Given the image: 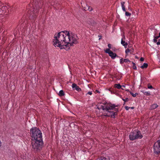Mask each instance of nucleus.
I'll return each mask as SVG.
<instances>
[{
  "label": "nucleus",
  "instance_id": "1",
  "mask_svg": "<svg viewBox=\"0 0 160 160\" xmlns=\"http://www.w3.org/2000/svg\"><path fill=\"white\" fill-rule=\"evenodd\" d=\"M78 38L77 35L68 31H64L56 34L53 39V45L61 49L68 50L73 44L78 43Z\"/></svg>",
  "mask_w": 160,
  "mask_h": 160
},
{
  "label": "nucleus",
  "instance_id": "2",
  "mask_svg": "<svg viewBox=\"0 0 160 160\" xmlns=\"http://www.w3.org/2000/svg\"><path fill=\"white\" fill-rule=\"evenodd\" d=\"M32 145V150L38 152L42 150L43 142L41 131L36 127H33L30 131Z\"/></svg>",
  "mask_w": 160,
  "mask_h": 160
},
{
  "label": "nucleus",
  "instance_id": "3",
  "mask_svg": "<svg viewBox=\"0 0 160 160\" xmlns=\"http://www.w3.org/2000/svg\"><path fill=\"white\" fill-rule=\"evenodd\" d=\"M33 3L29 4L27 8L29 19L32 22H34L36 20L39 9L43 5L42 0H33Z\"/></svg>",
  "mask_w": 160,
  "mask_h": 160
},
{
  "label": "nucleus",
  "instance_id": "4",
  "mask_svg": "<svg viewBox=\"0 0 160 160\" xmlns=\"http://www.w3.org/2000/svg\"><path fill=\"white\" fill-rule=\"evenodd\" d=\"M116 107L117 106L114 104L106 103L98 105L97 108L98 109H102L106 112L104 115L105 116L115 118L118 111V108Z\"/></svg>",
  "mask_w": 160,
  "mask_h": 160
},
{
  "label": "nucleus",
  "instance_id": "5",
  "mask_svg": "<svg viewBox=\"0 0 160 160\" xmlns=\"http://www.w3.org/2000/svg\"><path fill=\"white\" fill-rule=\"evenodd\" d=\"M143 136L140 131L138 130H134L132 131L129 135V139L132 141L136 139H141Z\"/></svg>",
  "mask_w": 160,
  "mask_h": 160
},
{
  "label": "nucleus",
  "instance_id": "6",
  "mask_svg": "<svg viewBox=\"0 0 160 160\" xmlns=\"http://www.w3.org/2000/svg\"><path fill=\"white\" fill-rule=\"evenodd\" d=\"M154 152L158 154L160 153V140H158L155 142L153 145Z\"/></svg>",
  "mask_w": 160,
  "mask_h": 160
},
{
  "label": "nucleus",
  "instance_id": "7",
  "mask_svg": "<svg viewBox=\"0 0 160 160\" xmlns=\"http://www.w3.org/2000/svg\"><path fill=\"white\" fill-rule=\"evenodd\" d=\"M105 53H108L112 59H114L117 56L116 53H113L109 49H106L105 50Z\"/></svg>",
  "mask_w": 160,
  "mask_h": 160
},
{
  "label": "nucleus",
  "instance_id": "8",
  "mask_svg": "<svg viewBox=\"0 0 160 160\" xmlns=\"http://www.w3.org/2000/svg\"><path fill=\"white\" fill-rule=\"evenodd\" d=\"M72 87L73 89L75 88V89L78 92H79L81 90L80 88L75 83H73L72 85Z\"/></svg>",
  "mask_w": 160,
  "mask_h": 160
},
{
  "label": "nucleus",
  "instance_id": "9",
  "mask_svg": "<svg viewBox=\"0 0 160 160\" xmlns=\"http://www.w3.org/2000/svg\"><path fill=\"white\" fill-rule=\"evenodd\" d=\"M130 62V61L128 59H123L122 58L120 60V62L121 64H122L124 62Z\"/></svg>",
  "mask_w": 160,
  "mask_h": 160
},
{
  "label": "nucleus",
  "instance_id": "10",
  "mask_svg": "<svg viewBox=\"0 0 160 160\" xmlns=\"http://www.w3.org/2000/svg\"><path fill=\"white\" fill-rule=\"evenodd\" d=\"M2 11V13H5L8 10V8L6 6H3L1 8Z\"/></svg>",
  "mask_w": 160,
  "mask_h": 160
},
{
  "label": "nucleus",
  "instance_id": "11",
  "mask_svg": "<svg viewBox=\"0 0 160 160\" xmlns=\"http://www.w3.org/2000/svg\"><path fill=\"white\" fill-rule=\"evenodd\" d=\"M158 107V105L156 103L153 104L151 105L150 107V109L151 110L154 109Z\"/></svg>",
  "mask_w": 160,
  "mask_h": 160
},
{
  "label": "nucleus",
  "instance_id": "12",
  "mask_svg": "<svg viewBox=\"0 0 160 160\" xmlns=\"http://www.w3.org/2000/svg\"><path fill=\"white\" fill-rule=\"evenodd\" d=\"M121 4L122 10L124 12H126V10L125 9V6L124 5L125 2L123 1L121 2Z\"/></svg>",
  "mask_w": 160,
  "mask_h": 160
},
{
  "label": "nucleus",
  "instance_id": "13",
  "mask_svg": "<svg viewBox=\"0 0 160 160\" xmlns=\"http://www.w3.org/2000/svg\"><path fill=\"white\" fill-rule=\"evenodd\" d=\"M114 87L118 89H119L121 88L123 90V89L121 88L122 86L119 83L115 84L114 85Z\"/></svg>",
  "mask_w": 160,
  "mask_h": 160
},
{
  "label": "nucleus",
  "instance_id": "14",
  "mask_svg": "<svg viewBox=\"0 0 160 160\" xmlns=\"http://www.w3.org/2000/svg\"><path fill=\"white\" fill-rule=\"evenodd\" d=\"M84 10H88L89 11H91L92 10V7L89 6L87 5V7L84 8Z\"/></svg>",
  "mask_w": 160,
  "mask_h": 160
},
{
  "label": "nucleus",
  "instance_id": "15",
  "mask_svg": "<svg viewBox=\"0 0 160 160\" xmlns=\"http://www.w3.org/2000/svg\"><path fill=\"white\" fill-rule=\"evenodd\" d=\"M121 43L123 46H124L125 48L126 46L128 45V43L127 42H126L125 41H123L122 38L121 40Z\"/></svg>",
  "mask_w": 160,
  "mask_h": 160
},
{
  "label": "nucleus",
  "instance_id": "16",
  "mask_svg": "<svg viewBox=\"0 0 160 160\" xmlns=\"http://www.w3.org/2000/svg\"><path fill=\"white\" fill-rule=\"evenodd\" d=\"M65 94L62 90H61L59 91L58 95L60 96H64Z\"/></svg>",
  "mask_w": 160,
  "mask_h": 160
},
{
  "label": "nucleus",
  "instance_id": "17",
  "mask_svg": "<svg viewBox=\"0 0 160 160\" xmlns=\"http://www.w3.org/2000/svg\"><path fill=\"white\" fill-rule=\"evenodd\" d=\"M98 160H109L108 158H105L103 157H101L99 158Z\"/></svg>",
  "mask_w": 160,
  "mask_h": 160
},
{
  "label": "nucleus",
  "instance_id": "18",
  "mask_svg": "<svg viewBox=\"0 0 160 160\" xmlns=\"http://www.w3.org/2000/svg\"><path fill=\"white\" fill-rule=\"evenodd\" d=\"M148 66V64L147 63H144L143 65L140 67L142 69L144 68H147Z\"/></svg>",
  "mask_w": 160,
  "mask_h": 160
},
{
  "label": "nucleus",
  "instance_id": "19",
  "mask_svg": "<svg viewBox=\"0 0 160 160\" xmlns=\"http://www.w3.org/2000/svg\"><path fill=\"white\" fill-rule=\"evenodd\" d=\"M144 95L146 96H150V93L149 92H142Z\"/></svg>",
  "mask_w": 160,
  "mask_h": 160
},
{
  "label": "nucleus",
  "instance_id": "20",
  "mask_svg": "<svg viewBox=\"0 0 160 160\" xmlns=\"http://www.w3.org/2000/svg\"><path fill=\"white\" fill-rule=\"evenodd\" d=\"M122 100L124 102V103L123 105H124L125 104V102L128 101L129 100V99L128 98H126L125 99L122 98Z\"/></svg>",
  "mask_w": 160,
  "mask_h": 160
},
{
  "label": "nucleus",
  "instance_id": "21",
  "mask_svg": "<svg viewBox=\"0 0 160 160\" xmlns=\"http://www.w3.org/2000/svg\"><path fill=\"white\" fill-rule=\"evenodd\" d=\"M130 94L133 97H135L136 96L138 95V93H136L135 94H134L132 92H130Z\"/></svg>",
  "mask_w": 160,
  "mask_h": 160
},
{
  "label": "nucleus",
  "instance_id": "22",
  "mask_svg": "<svg viewBox=\"0 0 160 160\" xmlns=\"http://www.w3.org/2000/svg\"><path fill=\"white\" fill-rule=\"evenodd\" d=\"M131 15V14L129 12H125V15L127 17H130Z\"/></svg>",
  "mask_w": 160,
  "mask_h": 160
},
{
  "label": "nucleus",
  "instance_id": "23",
  "mask_svg": "<svg viewBox=\"0 0 160 160\" xmlns=\"http://www.w3.org/2000/svg\"><path fill=\"white\" fill-rule=\"evenodd\" d=\"M133 64L132 68L136 70L137 69L136 66L135 65V64L133 62H132Z\"/></svg>",
  "mask_w": 160,
  "mask_h": 160
},
{
  "label": "nucleus",
  "instance_id": "24",
  "mask_svg": "<svg viewBox=\"0 0 160 160\" xmlns=\"http://www.w3.org/2000/svg\"><path fill=\"white\" fill-rule=\"evenodd\" d=\"M130 51V50L128 48L127 49H126L125 50V53H126V54H128V53Z\"/></svg>",
  "mask_w": 160,
  "mask_h": 160
},
{
  "label": "nucleus",
  "instance_id": "25",
  "mask_svg": "<svg viewBox=\"0 0 160 160\" xmlns=\"http://www.w3.org/2000/svg\"><path fill=\"white\" fill-rule=\"evenodd\" d=\"M148 88L149 89H152L153 87H152V85H148Z\"/></svg>",
  "mask_w": 160,
  "mask_h": 160
},
{
  "label": "nucleus",
  "instance_id": "26",
  "mask_svg": "<svg viewBox=\"0 0 160 160\" xmlns=\"http://www.w3.org/2000/svg\"><path fill=\"white\" fill-rule=\"evenodd\" d=\"M111 46H112V45H111V44H108V48H108V49H111Z\"/></svg>",
  "mask_w": 160,
  "mask_h": 160
},
{
  "label": "nucleus",
  "instance_id": "27",
  "mask_svg": "<svg viewBox=\"0 0 160 160\" xmlns=\"http://www.w3.org/2000/svg\"><path fill=\"white\" fill-rule=\"evenodd\" d=\"M87 94H89V95H92V92L91 91H89V92H88Z\"/></svg>",
  "mask_w": 160,
  "mask_h": 160
},
{
  "label": "nucleus",
  "instance_id": "28",
  "mask_svg": "<svg viewBox=\"0 0 160 160\" xmlns=\"http://www.w3.org/2000/svg\"><path fill=\"white\" fill-rule=\"evenodd\" d=\"M125 108L126 110H128L130 108L126 106L125 107Z\"/></svg>",
  "mask_w": 160,
  "mask_h": 160
},
{
  "label": "nucleus",
  "instance_id": "29",
  "mask_svg": "<svg viewBox=\"0 0 160 160\" xmlns=\"http://www.w3.org/2000/svg\"><path fill=\"white\" fill-rule=\"evenodd\" d=\"M154 38H155L157 40V39H158V38H159L158 36H154Z\"/></svg>",
  "mask_w": 160,
  "mask_h": 160
},
{
  "label": "nucleus",
  "instance_id": "30",
  "mask_svg": "<svg viewBox=\"0 0 160 160\" xmlns=\"http://www.w3.org/2000/svg\"><path fill=\"white\" fill-rule=\"evenodd\" d=\"M144 60V58H143L141 57L140 59V60L141 61H143Z\"/></svg>",
  "mask_w": 160,
  "mask_h": 160
},
{
  "label": "nucleus",
  "instance_id": "31",
  "mask_svg": "<svg viewBox=\"0 0 160 160\" xmlns=\"http://www.w3.org/2000/svg\"><path fill=\"white\" fill-rule=\"evenodd\" d=\"M153 42H156L157 41V40L154 38L153 39Z\"/></svg>",
  "mask_w": 160,
  "mask_h": 160
},
{
  "label": "nucleus",
  "instance_id": "32",
  "mask_svg": "<svg viewBox=\"0 0 160 160\" xmlns=\"http://www.w3.org/2000/svg\"><path fill=\"white\" fill-rule=\"evenodd\" d=\"M2 11L1 8H0V14H2Z\"/></svg>",
  "mask_w": 160,
  "mask_h": 160
},
{
  "label": "nucleus",
  "instance_id": "33",
  "mask_svg": "<svg viewBox=\"0 0 160 160\" xmlns=\"http://www.w3.org/2000/svg\"><path fill=\"white\" fill-rule=\"evenodd\" d=\"M157 44L158 45H160V42H157Z\"/></svg>",
  "mask_w": 160,
  "mask_h": 160
},
{
  "label": "nucleus",
  "instance_id": "34",
  "mask_svg": "<svg viewBox=\"0 0 160 160\" xmlns=\"http://www.w3.org/2000/svg\"><path fill=\"white\" fill-rule=\"evenodd\" d=\"M95 92H96L99 93L100 92L97 90H95Z\"/></svg>",
  "mask_w": 160,
  "mask_h": 160
},
{
  "label": "nucleus",
  "instance_id": "35",
  "mask_svg": "<svg viewBox=\"0 0 160 160\" xmlns=\"http://www.w3.org/2000/svg\"><path fill=\"white\" fill-rule=\"evenodd\" d=\"M1 144H2L1 142V141L0 140V147L1 146Z\"/></svg>",
  "mask_w": 160,
  "mask_h": 160
},
{
  "label": "nucleus",
  "instance_id": "36",
  "mask_svg": "<svg viewBox=\"0 0 160 160\" xmlns=\"http://www.w3.org/2000/svg\"><path fill=\"white\" fill-rule=\"evenodd\" d=\"M2 5H1L0 4V8H1L2 7Z\"/></svg>",
  "mask_w": 160,
  "mask_h": 160
},
{
  "label": "nucleus",
  "instance_id": "37",
  "mask_svg": "<svg viewBox=\"0 0 160 160\" xmlns=\"http://www.w3.org/2000/svg\"><path fill=\"white\" fill-rule=\"evenodd\" d=\"M131 108L132 109H133L134 108V107H131Z\"/></svg>",
  "mask_w": 160,
  "mask_h": 160
},
{
  "label": "nucleus",
  "instance_id": "38",
  "mask_svg": "<svg viewBox=\"0 0 160 160\" xmlns=\"http://www.w3.org/2000/svg\"><path fill=\"white\" fill-rule=\"evenodd\" d=\"M158 36L160 38V32L159 33Z\"/></svg>",
  "mask_w": 160,
  "mask_h": 160
},
{
  "label": "nucleus",
  "instance_id": "39",
  "mask_svg": "<svg viewBox=\"0 0 160 160\" xmlns=\"http://www.w3.org/2000/svg\"><path fill=\"white\" fill-rule=\"evenodd\" d=\"M122 87H124V88H125V86H124V85H123V86H122Z\"/></svg>",
  "mask_w": 160,
  "mask_h": 160
},
{
  "label": "nucleus",
  "instance_id": "40",
  "mask_svg": "<svg viewBox=\"0 0 160 160\" xmlns=\"http://www.w3.org/2000/svg\"><path fill=\"white\" fill-rule=\"evenodd\" d=\"M158 42H160V39L158 40Z\"/></svg>",
  "mask_w": 160,
  "mask_h": 160
}]
</instances>
